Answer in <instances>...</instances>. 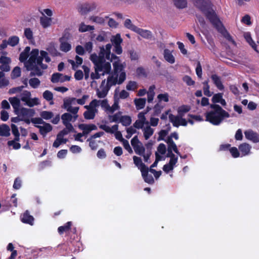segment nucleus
Instances as JSON below:
<instances>
[{
	"label": "nucleus",
	"instance_id": "obj_46",
	"mask_svg": "<svg viewBox=\"0 0 259 259\" xmlns=\"http://www.w3.org/2000/svg\"><path fill=\"white\" fill-rule=\"evenodd\" d=\"M122 39L121 37L120 34L117 33L115 35H113L111 37V41L113 45H121L122 42Z\"/></svg>",
	"mask_w": 259,
	"mask_h": 259
},
{
	"label": "nucleus",
	"instance_id": "obj_21",
	"mask_svg": "<svg viewBox=\"0 0 259 259\" xmlns=\"http://www.w3.org/2000/svg\"><path fill=\"white\" fill-rule=\"evenodd\" d=\"M9 101L13 107L14 112L21 108V100L18 96L10 97Z\"/></svg>",
	"mask_w": 259,
	"mask_h": 259
},
{
	"label": "nucleus",
	"instance_id": "obj_9",
	"mask_svg": "<svg viewBox=\"0 0 259 259\" xmlns=\"http://www.w3.org/2000/svg\"><path fill=\"white\" fill-rule=\"evenodd\" d=\"M15 114L19 116L22 121L29 124L30 123V117L34 114V111L31 109L21 107L14 112Z\"/></svg>",
	"mask_w": 259,
	"mask_h": 259
},
{
	"label": "nucleus",
	"instance_id": "obj_48",
	"mask_svg": "<svg viewBox=\"0 0 259 259\" xmlns=\"http://www.w3.org/2000/svg\"><path fill=\"white\" fill-rule=\"evenodd\" d=\"M94 27L93 26L86 25L83 23H81L79 25L78 30L80 32H84L86 31L93 30Z\"/></svg>",
	"mask_w": 259,
	"mask_h": 259
},
{
	"label": "nucleus",
	"instance_id": "obj_13",
	"mask_svg": "<svg viewBox=\"0 0 259 259\" xmlns=\"http://www.w3.org/2000/svg\"><path fill=\"white\" fill-rule=\"evenodd\" d=\"M147 112H141L138 115V119L134 123L135 127L137 128H142L144 125H149V122L147 120L145 114Z\"/></svg>",
	"mask_w": 259,
	"mask_h": 259
},
{
	"label": "nucleus",
	"instance_id": "obj_32",
	"mask_svg": "<svg viewBox=\"0 0 259 259\" xmlns=\"http://www.w3.org/2000/svg\"><path fill=\"white\" fill-rule=\"evenodd\" d=\"M213 103H219L222 105L225 106L226 104L225 100L223 98V95L221 93L214 94L212 98Z\"/></svg>",
	"mask_w": 259,
	"mask_h": 259
},
{
	"label": "nucleus",
	"instance_id": "obj_52",
	"mask_svg": "<svg viewBox=\"0 0 259 259\" xmlns=\"http://www.w3.org/2000/svg\"><path fill=\"white\" fill-rule=\"evenodd\" d=\"M40 115L42 119L49 120L54 116V114L51 111H43L40 112Z\"/></svg>",
	"mask_w": 259,
	"mask_h": 259
},
{
	"label": "nucleus",
	"instance_id": "obj_31",
	"mask_svg": "<svg viewBox=\"0 0 259 259\" xmlns=\"http://www.w3.org/2000/svg\"><path fill=\"white\" fill-rule=\"evenodd\" d=\"M164 58L170 64H174L175 62L174 56L171 52L167 49H165L164 51Z\"/></svg>",
	"mask_w": 259,
	"mask_h": 259
},
{
	"label": "nucleus",
	"instance_id": "obj_50",
	"mask_svg": "<svg viewBox=\"0 0 259 259\" xmlns=\"http://www.w3.org/2000/svg\"><path fill=\"white\" fill-rule=\"evenodd\" d=\"M39 12L42 15L41 16L51 17L53 15V11L51 9H41L39 10Z\"/></svg>",
	"mask_w": 259,
	"mask_h": 259
},
{
	"label": "nucleus",
	"instance_id": "obj_60",
	"mask_svg": "<svg viewBox=\"0 0 259 259\" xmlns=\"http://www.w3.org/2000/svg\"><path fill=\"white\" fill-rule=\"evenodd\" d=\"M190 109L189 106L187 105H183L179 107L178 112L180 116H183L184 114L188 112Z\"/></svg>",
	"mask_w": 259,
	"mask_h": 259
},
{
	"label": "nucleus",
	"instance_id": "obj_61",
	"mask_svg": "<svg viewBox=\"0 0 259 259\" xmlns=\"http://www.w3.org/2000/svg\"><path fill=\"white\" fill-rule=\"evenodd\" d=\"M71 224V222H68L64 226L59 227L58 229L59 233L61 234L64 232L69 230Z\"/></svg>",
	"mask_w": 259,
	"mask_h": 259
},
{
	"label": "nucleus",
	"instance_id": "obj_3",
	"mask_svg": "<svg viewBox=\"0 0 259 259\" xmlns=\"http://www.w3.org/2000/svg\"><path fill=\"white\" fill-rule=\"evenodd\" d=\"M195 5L203 11L218 31L228 40L233 42L231 36L223 26L214 11L211 9L209 0H194Z\"/></svg>",
	"mask_w": 259,
	"mask_h": 259
},
{
	"label": "nucleus",
	"instance_id": "obj_19",
	"mask_svg": "<svg viewBox=\"0 0 259 259\" xmlns=\"http://www.w3.org/2000/svg\"><path fill=\"white\" fill-rule=\"evenodd\" d=\"M78 128L82 131V133L84 135H87L92 131H95L97 130V127L94 124H79L78 125Z\"/></svg>",
	"mask_w": 259,
	"mask_h": 259
},
{
	"label": "nucleus",
	"instance_id": "obj_16",
	"mask_svg": "<svg viewBox=\"0 0 259 259\" xmlns=\"http://www.w3.org/2000/svg\"><path fill=\"white\" fill-rule=\"evenodd\" d=\"M245 138L254 143L259 142V134L252 130L249 129L244 132Z\"/></svg>",
	"mask_w": 259,
	"mask_h": 259
},
{
	"label": "nucleus",
	"instance_id": "obj_40",
	"mask_svg": "<svg viewBox=\"0 0 259 259\" xmlns=\"http://www.w3.org/2000/svg\"><path fill=\"white\" fill-rule=\"evenodd\" d=\"M10 129L9 126L6 124L0 125V136L8 137L10 135Z\"/></svg>",
	"mask_w": 259,
	"mask_h": 259
},
{
	"label": "nucleus",
	"instance_id": "obj_24",
	"mask_svg": "<svg viewBox=\"0 0 259 259\" xmlns=\"http://www.w3.org/2000/svg\"><path fill=\"white\" fill-rule=\"evenodd\" d=\"M244 37L248 44L251 47V48L256 52L259 53V50L257 49V46L252 40L250 33L248 32L244 33Z\"/></svg>",
	"mask_w": 259,
	"mask_h": 259
},
{
	"label": "nucleus",
	"instance_id": "obj_12",
	"mask_svg": "<svg viewBox=\"0 0 259 259\" xmlns=\"http://www.w3.org/2000/svg\"><path fill=\"white\" fill-rule=\"evenodd\" d=\"M78 115L77 114L72 115L69 113H65L62 115L61 119L62 120L63 123L65 127H67L68 129H70L73 127L72 125L70 123V122L75 121Z\"/></svg>",
	"mask_w": 259,
	"mask_h": 259
},
{
	"label": "nucleus",
	"instance_id": "obj_53",
	"mask_svg": "<svg viewBox=\"0 0 259 259\" xmlns=\"http://www.w3.org/2000/svg\"><path fill=\"white\" fill-rule=\"evenodd\" d=\"M88 141L89 142V146L92 150H96L98 147V143L100 142L99 140H97L92 137Z\"/></svg>",
	"mask_w": 259,
	"mask_h": 259
},
{
	"label": "nucleus",
	"instance_id": "obj_34",
	"mask_svg": "<svg viewBox=\"0 0 259 259\" xmlns=\"http://www.w3.org/2000/svg\"><path fill=\"white\" fill-rule=\"evenodd\" d=\"M142 128L144 137L145 140L149 139L154 133V130L149 125H147L145 127H143Z\"/></svg>",
	"mask_w": 259,
	"mask_h": 259
},
{
	"label": "nucleus",
	"instance_id": "obj_44",
	"mask_svg": "<svg viewBox=\"0 0 259 259\" xmlns=\"http://www.w3.org/2000/svg\"><path fill=\"white\" fill-rule=\"evenodd\" d=\"M67 142V140L63 137L57 135V138L53 143V147L58 148L61 144H65Z\"/></svg>",
	"mask_w": 259,
	"mask_h": 259
},
{
	"label": "nucleus",
	"instance_id": "obj_41",
	"mask_svg": "<svg viewBox=\"0 0 259 259\" xmlns=\"http://www.w3.org/2000/svg\"><path fill=\"white\" fill-rule=\"evenodd\" d=\"M68 61L71 64L72 68L73 69H75L82 64V59L81 57L76 56L75 57V61L72 60H69Z\"/></svg>",
	"mask_w": 259,
	"mask_h": 259
},
{
	"label": "nucleus",
	"instance_id": "obj_64",
	"mask_svg": "<svg viewBox=\"0 0 259 259\" xmlns=\"http://www.w3.org/2000/svg\"><path fill=\"white\" fill-rule=\"evenodd\" d=\"M29 83L30 85L33 88H37L39 84H40V81L37 78H33L29 80Z\"/></svg>",
	"mask_w": 259,
	"mask_h": 259
},
{
	"label": "nucleus",
	"instance_id": "obj_5",
	"mask_svg": "<svg viewBox=\"0 0 259 259\" xmlns=\"http://www.w3.org/2000/svg\"><path fill=\"white\" fill-rule=\"evenodd\" d=\"M212 110L206 113V120L214 125H218L226 118L230 117L228 112L223 109L219 105L211 104Z\"/></svg>",
	"mask_w": 259,
	"mask_h": 259
},
{
	"label": "nucleus",
	"instance_id": "obj_58",
	"mask_svg": "<svg viewBox=\"0 0 259 259\" xmlns=\"http://www.w3.org/2000/svg\"><path fill=\"white\" fill-rule=\"evenodd\" d=\"M136 128H137L136 127H135L134 124L133 126H130L127 127L126 130L127 135H126L125 137L127 139H130L132 136L135 134L137 132Z\"/></svg>",
	"mask_w": 259,
	"mask_h": 259
},
{
	"label": "nucleus",
	"instance_id": "obj_51",
	"mask_svg": "<svg viewBox=\"0 0 259 259\" xmlns=\"http://www.w3.org/2000/svg\"><path fill=\"white\" fill-rule=\"evenodd\" d=\"M105 18H107V17H106L104 18L102 17H101L99 16H92L91 17H90V19L91 21H92L93 22H95L97 24H101L105 22Z\"/></svg>",
	"mask_w": 259,
	"mask_h": 259
},
{
	"label": "nucleus",
	"instance_id": "obj_29",
	"mask_svg": "<svg viewBox=\"0 0 259 259\" xmlns=\"http://www.w3.org/2000/svg\"><path fill=\"white\" fill-rule=\"evenodd\" d=\"M135 32L146 39H149L152 37V33L148 30L143 29L138 27Z\"/></svg>",
	"mask_w": 259,
	"mask_h": 259
},
{
	"label": "nucleus",
	"instance_id": "obj_25",
	"mask_svg": "<svg viewBox=\"0 0 259 259\" xmlns=\"http://www.w3.org/2000/svg\"><path fill=\"white\" fill-rule=\"evenodd\" d=\"M211 78L215 87L219 90L223 91L224 89V86L220 77L216 74H213L211 75Z\"/></svg>",
	"mask_w": 259,
	"mask_h": 259
},
{
	"label": "nucleus",
	"instance_id": "obj_30",
	"mask_svg": "<svg viewBox=\"0 0 259 259\" xmlns=\"http://www.w3.org/2000/svg\"><path fill=\"white\" fill-rule=\"evenodd\" d=\"M166 153V146L164 144H160L157 148V151L156 152V157H161L165 159V154Z\"/></svg>",
	"mask_w": 259,
	"mask_h": 259
},
{
	"label": "nucleus",
	"instance_id": "obj_59",
	"mask_svg": "<svg viewBox=\"0 0 259 259\" xmlns=\"http://www.w3.org/2000/svg\"><path fill=\"white\" fill-rule=\"evenodd\" d=\"M159 102H168L169 101V95L167 93L160 94L157 96Z\"/></svg>",
	"mask_w": 259,
	"mask_h": 259
},
{
	"label": "nucleus",
	"instance_id": "obj_18",
	"mask_svg": "<svg viewBox=\"0 0 259 259\" xmlns=\"http://www.w3.org/2000/svg\"><path fill=\"white\" fill-rule=\"evenodd\" d=\"M238 149L240 154V157L247 156L251 153V146L247 143H243L241 144Z\"/></svg>",
	"mask_w": 259,
	"mask_h": 259
},
{
	"label": "nucleus",
	"instance_id": "obj_8",
	"mask_svg": "<svg viewBox=\"0 0 259 259\" xmlns=\"http://www.w3.org/2000/svg\"><path fill=\"white\" fill-rule=\"evenodd\" d=\"M87 109L83 113L84 117L87 119H93L98 113V102L97 99L92 100L89 105L84 106Z\"/></svg>",
	"mask_w": 259,
	"mask_h": 259
},
{
	"label": "nucleus",
	"instance_id": "obj_6",
	"mask_svg": "<svg viewBox=\"0 0 259 259\" xmlns=\"http://www.w3.org/2000/svg\"><path fill=\"white\" fill-rule=\"evenodd\" d=\"M112 46L111 44H107L105 47L100 48L99 55L97 56L96 54H92L90 59L95 64V67L98 66H104L105 64H110L109 62H106L105 59L111 61V49Z\"/></svg>",
	"mask_w": 259,
	"mask_h": 259
},
{
	"label": "nucleus",
	"instance_id": "obj_1",
	"mask_svg": "<svg viewBox=\"0 0 259 259\" xmlns=\"http://www.w3.org/2000/svg\"><path fill=\"white\" fill-rule=\"evenodd\" d=\"M39 56V50L37 49H33L30 52V48L26 47L20 54L19 60L24 62L25 66L28 70H33V73L37 75H41V71L39 69H46L48 66L42 63V60L49 63L51 58L48 53L45 51H40Z\"/></svg>",
	"mask_w": 259,
	"mask_h": 259
},
{
	"label": "nucleus",
	"instance_id": "obj_15",
	"mask_svg": "<svg viewBox=\"0 0 259 259\" xmlns=\"http://www.w3.org/2000/svg\"><path fill=\"white\" fill-rule=\"evenodd\" d=\"M169 118L173 125L178 127L180 125L186 126L187 124L186 120L182 118V116H175L172 114L169 115Z\"/></svg>",
	"mask_w": 259,
	"mask_h": 259
},
{
	"label": "nucleus",
	"instance_id": "obj_38",
	"mask_svg": "<svg viewBox=\"0 0 259 259\" xmlns=\"http://www.w3.org/2000/svg\"><path fill=\"white\" fill-rule=\"evenodd\" d=\"M146 100L145 98L135 99L134 102L137 110L143 109L146 104Z\"/></svg>",
	"mask_w": 259,
	"mask_h": 259
},
{
	"label": "nucleus",
	"instance_id": "obj_27",
	"mask_svg": "<svg viewBox=\"0 0 259 259\" xmlns=\"http://www.w3.org/2000/svg\"><path fill=\"white\" fill-rule=\"evenodd\" d=\"M133 160L134 164L140 170L141 173H143L144 170L147 168V167L142 162L141 158L134 156ZM144 172H145V171H144Z\"/></svg>",
	"mask_w": 259,
	"mask_h": 259
},
{
	"label": "nucleus",
	"instance_id": "obj_10",
	"mask_svg": "<svg viewBox=\"0 0 259 259\" xmlns=\"http://www.w3.org/2000/svg\"><path fill=\"white\" fill-rule=\"evenodd\" d=\"M111 70L110 64H105L104 66H98L95 67V72H92L91 77L92 79H99L101 75H104L106 74H109Z\"/></svg>",
	"mask_w": 259,
	"mask_h": 259
},
{
	"label": "nucleus",
	"instance_id": "obj_54",
	"mask_svg": "<svg viewBox=\"0 0 259 259\" xmlns=\"http://www.w3.org/2000/svg\"><path fill=\"white\" fill-rule=\"evenodd\" d=\"M175 5L178 8L183 9L187 5V0H173Z\"/></svg>",
	"mask_w": 259,
	"mask_h": 259
},
{
	"label": "nucleus",
	"instance_id": "obj_14",
	"mask_svg": "<svg viewBox=\"0 0 259 259\" xmlns=\"http://www.w3.org/2000/svg\"><path fill=\"white\" fill-rule=\"evenodd\" d=\"M11 62V59L7 56V53L2 52L0 57V69L3 71H9L10 70L9 64Z\"/></svg>",
	"mask_w": 259,
	"mask_h": 259
},
{
	"label": "nucleus",
	"instance_id": "obj_36",
	"mask_svg": "<svg viewBox=\"0 0 259 259\" xmlns=\"http://www.w3.org/2000/svg\"><path fill=\"white\" fill-rule=\"evenodd\" d=\"M24 35L29 42L32 43L34 42L33 33L30 28H26L24 29Z\"/></svg>",
	"mask_w": 259,
	"mask_h": 259
},
{
	"label": "nucleus",
	"instance_id": "obj_37",
	"mask_svg": "<svg viewBox=\"0 0 259 259\" xmlns=\"http://www.w3.org/2000/svg\"><path fill=\"white\" fill-rule=\"evenodd\" d=\"M144 171H145V172L142 173V176L145 182L150 184L154 183V181L152 176L148 174V168L145 169Z\"/></svg>",
	"mask_w": 259,
	"mask_h": 259
},
{
	"label": "nucleus",
	"instance_id": "obj_45",
	"mask_svg": "<svg viewBox=\"0 0 259 259\" xmlns=\"http://www.w3.org/2000/svg\"><path fill=\"white\" fill-rule=\"evenodd\" d=\"M40 104L39 100L38 98H30L27 101V102L25 103V105L30 107H32L34 106L38 105Z\"/></svg>",
	"mask_w": 259,
	"mask_h": 259
},
{
	"label": "nucleus",
	"instance_id": "obj_11",
	"mask_svg": "<svg viewBox=\"0 0 259 259\" xmlns=\"http://www.w3.org/2000/svg\"><path fill=\"white\" fill-rule=\"evenodd\" d=\"M77 104V99L75 98H65L63 100V107L73 114H77L79 110L78 107L74 106Z\"/></svg>",
	"mask_w": 259,
	"mask_h": 259
},
{
	"label": "nucleus",
	"instance_id": "obj_43",
	"mask_svg": "<svg viewBox=\"0 0 259 259\" xmlns=\"http://www.w3.org/2000/svg\"><path fill=\"white\" fill-rule=\"evenodd\" d=\"M120 122L123 126H128L132 123V118L130 116L127 115L121 116L120 118Z\"/></svg>",
	"mask_w": 259,
	"mask_h": 259
},
{
	"label": "nucleus",
	"instance_id": "obj_62",
	"mask_svg": "<svg viewBox=\"0 0 259 259\" xmlns=\"http://www.w3.org/2000/svg\"><path fill=\"white\" fill-rule=\"evenodd\" d=\"M204 87H203V92L205 96L208 97H210L212 95V93L209 91V85L208 84V82L207 81L203 82Z\"/></svg>",
	"mask_w": 259,
	"mask_h": 259
},
{
	"label": "nucleus",
	"instance_id": "obj_49",
	"mask_svg": "<svg viewBox=\"0 0 259 259\" xmlns=\"http://www.w3.org/2000/svg\"><path fill=\"white\" fill-rule=\"evenodd\" d=\"M124 26L127 29L131 30L134 32H136L138 27L134 25L130 19H127L124 21Z\"/></svg>",
	"mask_w": 259,
	"mask_h": 259
},
{
	"label": "nucleus",
	"instance_id": "obj_22",
	"mask_svg": "<svg viewBox=\"0 0 259 259\" xmlns=\"http://www.w3.org/2000/svg\"><path fill=\"white\" fill-rule=\"evenodd\" d=\"M129 95V93L124 90L119 91L118 90L116 89L114 92V98L119 101L120 99L127 98Z\"/></svg>",
	"mask_w": 259,
	"mask_h": 259
},
{
	"label": "nucleus",
	"instance_id": "obj_63",
	"mask_svg": "<svg viewBox=\"0 0 259 259\" xmlns=\"http://www.w3.org/2000/svg\"><path fill=\"white\" fill-rule=\"evenodd\" d=\"M229 151L232 156L234 158H237L240 157V154L239 152V149H237L236 147H231L229 149Z\"/></svg>",
	"mask_w": 259,
	"mask_h": 259
},
{
	"label": "nucleus",
	"instance_id": "obj_39",
	"mask_svg": "<svg viewBox=\"0 0 259 259\" xmlns=\"http://www.w3.org/2000/svg\"><path fill=\"white\" fill-rule=\"evenodd\" d=\"M31 93L28 91H22L19 96V98L21 101L25 104L31 97Z\"/></svg>",
	"mask_w": 259,
	"mask_h": 259
},
{
	"label": "nucleus",
	"instance_id": "obj_4",
	"mask_svg": "<svg viewBox=\"0 0 259 259\" xmlns=\"http://www.w3.org/2000/svg\"><path fill=\"white\" fill-rule=\"evenodd\" d=\"M111 62H113L114 72L109 75L107 78V85L108 87H112L116 84H121L126 79V73L124 70V66L120 62L119 57L112 54Z\"/></svg>",
	"mask_w": 259,
	"mask_h": 259
},
{
	"label": "nucleus",
	"instance_id": "obj_2",
	"mask_svg": "<svg viewBox=\"0 0 259 259\" xmlns=\"http://www.w3.org/2000/svg\"><path fill=\"white\" fill-rule=\"evenodd\" d=\"M169 131V130H163L160 131L158 134L159 136L158 138V141H164L167 143L168 146V153L166 155V157H169L170 160L169 163L165 164L163 167V171L166 173L172 170L178 162V157L172 153V151H174L178 155H180V153L178 151L177 145L172 139V138H174L176 140H178V134L177 133L174 132L171 133L169 136L166 137Z\"/></svg>",
	"mask_w": 259,
	"mask_h": 259
},
{
	"label": "nucleus",
	"instance_id": "obj_35",
	"mask_svg": "<svg viewBox=\"0 0 259 259\" xmlns=\"http://www.w3.org/2000/svg\"><path fill=\"white\" fill-rule=\"evenodd\" d=\"M21 221L24 223H27L31 225H33V218L32 216L29 215L28 212L26 211L23 214L21 218Z\"/></svg>",
	"mask_w": 259,
	"mask_h": 259
},
{
	"label": "nucleus",
	"instance_id": "obj_42",
	"mask_svg": "<svg viewBox=\"0 0 259 259\" xmlns=\"http://www.w3.org/2000/svg\"><path fill=\"white\" fill-rule=\"evenodd\" d=\"M155 89V86L152 85L150 86L149 88L148 91L147 92V96H148V102L149 103L151 102L155 96L154 90Z\"/></svg>",
	"mask_w": 259,
	"mask_h": 259
},
{
	"label": "nucleus",
	"instance_id": "obj_20",
	"mask_svg": "<svg viewBox=\"0 0 259 259\" xmlns=\"http://www.w3.org/2000/svg\"><path fill=\"white\" fill-rule=\"evenodd\" d=\"M35 126L39 129L40 134L44 137H45L53 129L52 126L50 123L46 122L42 125H36Z\"/></svg>",
	"mask_w": 259,
	"mask_h": 259
},
{
	"label": "nucleus",
	"instance_id": "obj_17",
	"mask_svg": "<svg viewBox=\"0 0 259 259\" xmlns=\"http://www.w3.org/2000/svg\"><path fill=\"white\" fill-rule=\"evenodd\" d=\"M70 79V76L60 73H55L52 75L51 81L53 83H62Z\"/></svg>",
	"mask_w": 259,
	"mask_h": 259
},
{
	"label": "nucleus",
	"instance_id": "obj_47",
	"mask_svg": "<svg viewBox=\"0 0 259 259\" xmlns=\"http://www.w3.org/2000/svg\"><path fill=\"white\" fill-rule=\"evenodd\" d=\"M98 108L99 106H101V107L108 113V108H109V105L108 104V101L106 99H104L103 100H98Z\"/></svg>",
	"mask_w": 259,
	"mask_h": 259
},
{
	"label": "nucleus",
	"instance_id": "obj_57",
	"mask_svg": "<svg viewBox=\"0 0 259 259\" xmlns=\"http://www.w3.org/2000/svg\"><path fill=\"white\" fill-rule=\"evenodd\" d=\"M19 42V38L17 36H12L9 37L8 43L11 46H16Z\"/></svg>",
	"mask_w": 259,
	"mask_h": 259
},
{
	"label": "nucleus",
	"instance_id": "obj_7",
	"mask_svg": "<svg viewBox=\"0 0 259 259\" xmlns=\"http://www.w3.org/2000/svg\"><path fill=\"white\" fill-rule=\"evenodd\" d=\"M131 144L135 153L139 155L142 156L144 161L147 162L151 153L150 152H145V149L143 144L139 140L137 136H135L132 139Z\"/></svg>",
	"mask_w": 259,
	"mask_h": 259
},
{
	"label": "nucleus",
	"instance_id": "obj_23",
	"mask_svg": "<svg viewBox=\"0 0 259 259\" xmlns=\"http://www.w3.org/2000/svg\"><path fill=\"white\" fill-rule=\"evenodd\" d=\"M60 50L64 52H67L71 49V45L65 38H61L60 39Z\"/></svg>",
	"mask_w": 259,
	"mask_h": 259
},
{
	"label": "nucleus",
	"instance_id": "obj_55",
	"mask_svg": "<svg viewBox=\"0 0 259 259\" xmlns=\"http://www.w3.org/2000/svg\"><path fill=\"white\" fill-rule=\"evenodd\" d=\"M138 88L137 83L134 81H130L126 85V89L127 91H134Z\"/></svg>",
	"mask_w": 259,
	"mask_h": 259
},
{
	"label": "nucleus",
	"instance_id": "obj_26",
	"mask_svg": "<svg viewBox=\"0 0 259 259\" xmlns=\"http://www.w3.org/2000/svg\"><path fill=\"white\" fill-rule=\"evenodd\" d=\"M52 18L47 16H41L40 17V24L44 28H47L52 24Z\"/></svg>",
	"mask_w": 259,
	"mask_h": 259
},
{
	"label": "nucleus",
	"instance_id": "obj_28",
	"mask_svg": "<svg viewBox=\"0 0 259 259\" xmlns=\"http://www.w3.org/2000/svg\"><path fill=\"white\" fill-rule=\"evenodd\" d=\"M100 128L103 130L107 133L114 134V133H115L118 130V125L117 124H115L110 127L105 124H103L100 126Z\"/></svg>",
	"mask_w": 259,
	"mask_h": 259
},
{
	"label": "nucleus",
	"instance_id": "obj_56",
	"mask_svg": "<svg viewBox=\"0 0 259 259\" xmlns=\"http://www.w3.org/2000/svg\"><path fill=\"white\" fill-rule=\"evenodd\" d=\"M119 109V101H118L117 100H116V99H114V104L112 105V106H110L109 105V108H108V113H112L115 111H116Z\"/></svg>",
	"mask_w": 259,
	"mask_h": 259
},
{
	"label": "nucleus",
	"instance_id": "obj_33",
	"mask_svg": "<svg viewBox=\"0 0 259 259\" xmlns=\"http://www.w3.org/2000/svg\"><path fill=\"white\" fill-rule=\"evenodd\" d=\"M110 87H108L107 85V87L105 88H101L100 89H97L96 90V93L98 97L99 98H104L107 95L109 88Z\"/></svg>",
	"mask_w": 259,
	"mask_h": 259
}]
</instances>
